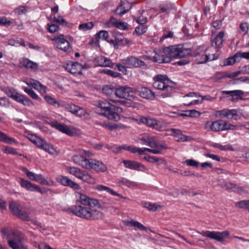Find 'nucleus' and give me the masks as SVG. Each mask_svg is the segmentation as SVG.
Masks as SVG:
<instances>
[{
    "label": "nucleus",
    "mask_w": 249,
    "mask_h": 249,
    "mask_svg": "<svg viewBox=\"0 0 249 249\" xmlns=\"http://www.w3.org/2000/svg\"><path fill=\"white\" fill-rule=\"evenodd\" d=\"M105 209L108 207L101 205L96 199L89 198L86 195L80 194L76 205L69 208L70 212L76 216L88 220H97L104 217V213L95 208Z\"/></svg>",
    "instance_id": "nucleus-1"
},
{
    "label": "nucleus",
    "mask_w": 249,
    "mask_h": 249,
    "mask_svg": "<svg viewBox=\"0 0 249 249\" xmlns=\"http://www.w3.org/2000/svg\"><path fill=\"white\" fill-rule=\"evenodd\" d=\"M205 51L204 46H199L193 52L191 49L185 48L182 45H173L163 48L162 53L165 54L166 57L169 58L170 62L172 58H181L189 56H196Z\"/></svg>",
    "instance_id": "nucleus-2"
},
{
    "label": "nucleus",
    "mask_w": 249,
    "mask_h": 249,
    "mask_svg": "<svg viewBox=\"0 0 249 249\" xmlns=\"http://www.w3.org/2000/svg\"><path fill=\"white\" fill-rule=\"evenodd\" d=\"M1 232L6 236L8 244L12 249H29L28 246L23 243L24 236L21 232L8 229H2Z\"/></svg>",
    "instance_id": "nucleus-3"
},
{
    "label": "nucleus",
    "mask_w": 249,
    "mask_h": 249,
    "mask_svg": "<svg viewBox=\"0 0 249 249\" xmlns=\"http://www.w3.org/2000/svg\"><path fill=\"white\" fill-rule=\"evenodd\" d=\"M153 86L155 89L163 91L161 95L163 97H171L175 91V88L169 85L172 82L166 75L158 74L153 78Z\"/></svg>",
    "instance_id": "nucleus-4"
},
{
    "label": "nucleus",
    "mask_w": 249,
    "mask_h": 249,
    "mask_svg": "<svg viewBox=\"0 0 249 249\" xmlns=\"http://www.w3.org/2000/svg\"><path fill=\"white\" fill-rule=\"evenodd\" d=\"M99 108L101 111V114L108 119L115 121H118L120 120L119 113L122 111V108L117 107L107 101L99 103Z\"/></svg>",
    "instance_id": "nucleus-5"
},
{
    "label": "nucleus",
    "mask_w": 249,
    "mask_h": 249,
    "mask_svg": "<svg viewBox=\"0 0 249 249\" xmlns=\"http://www.w3.org/2000/svg\"><path fill=\"white\" fill-rule=\"evenodd\" d=\"M140 122L148 127L159 131L164 130L166 128V124L163 122L150 117H142Z\"/></svg>",
    "instance_id": "nucleus-6"
},
{
    "label": "nucleus",
    "mask_w": 249,
    "mask_h": 249,
    "mask_svg": "<svg viewBox=\"0 0 249 249\" xmlns=\"http://www.w3.org/2000/svg\"><path fill=\"white\" fill-rule=\"evenodd\" d=\"M199 233L203 236L207 237L211 239L215 240L217 241L224 243V239L229 238L230 232L228 231H202L198 232Z\"/></svg>",
    "instance_id": "nucleus-7"
},
{
    "label": "nucleus",
    "mask_w": 249,
    "mask_h": 249,
    "mask_svg": "<svg viewBox=\"0 0 249 249\" xmlns=\"http://www.w3.org/2000/svg\"><path fill=\"white\" fill-rule=\"evenodd\" d=\"M11 212L18 218L29 221L30 217L28 213L21 209L20 205L16 202H11L9 205Z\"/></svg>",
    "instance_id": "nucleus-8"
},
{
    "label": "nucleus",
    "mask_w": 249,
    "mask_h": 249,
    "mask_svg": "<svg viewBox=\"0 0 249 249\" xmlns=\"http://www.w3.org/2000/svg\"><path fill=\"white\" fill-rule=\"evenodd\" d=\"M53 41H55L56 47L65 52H70L71 48L70 47L69 41L64 38L63 35H60L59 36H55L52 38Z\"/></svg>",
    "instance_id": "nucleus-9"
},
{
    "label": "nucleus",
    "mask_w": 249,
    "mask_h": 249,
    "mask_svg": "<svg viewBox=\"0 0 249 249\" xmlns=\"http://www.w3.org/2000/svg\"><path fill=\"white\" fill-rule=\"evenodd\" d=\"M133 89L128 86H122L116 88V95L120 98L131 100L133 97Z\"/></svg>",
    "instance_id": "nucleus-10"
},
{
    "label": "nucleus",
    "mask_w": 249,
    "mask_h": 249,
    "mask_svg": "<svg viewBox=\"0 0 249 249\" xmlns=\"http://www.w3.org/2000/svg\"><path fill=\"white\" fill-rule=\"evenodd\" d=\"M122 62L123 65L129 68L133 67L139 68L145 65L144 61L132 56L123 59Z\"/></svg>",
    "instance_id": "nucleus-11"
},
{
    "label": "nucleus",
    "mask_w": 249,
    "mask_h": 249,
    "mask_svg": "<svg viewBox=\"0 0 249 249\" xmlns=\"http://www.w3.org/2000/svg\"><path fill=\"white\" fill-rule=\"evenodd\" d=\"M87 169H92L97 172H104L107 170V166L102 161L89 159Z\"/></svg>",
    "instance_id": "nucleus-12"
},
{
    "label": "nucleus",
    "mask_w": 249,
    "mask_h": 249,
    "mask_svg": "<svg viewBox=\"0 0 249 249\" xmlns=\"http://www.w3.org/2000/svg\"><path fill=\"white\" fill-rule=\"evenodd\" d=\"M52 126L68 136H74L76 134V132L74 129H71L67 125L59 123L56 121L52 122Z\"/></svg>",
    "instance_id": "nucleus-13"
},
{
    "label": "nucleus",
    "mask_w": 249,
    "mask_h": 249,
    "mask_svg": "<svg viewBox=\"0 0 249 249\" xmlns=\"http://www.w3.org/2000/svg\"><path fill=\"white\" fill-rule=\"evenodd\" d=\"M220 186L222 188L225 189L229 191H233L240 194L247 193V191L244 188L231 182H224L220 185Z\"/></svg>",
    "instance_id": "nucleus-14"
},
{
    "label": "nucleus",
    "mask_w": 249,
    "mask_h": 249,
    "mask_svg": "<svg viewBox=\"0 0 249 249\" xmlns=\"http://www.w3.org/2000/svg\"><path fill=\"white\" fill-rule=\"evenodd\" d=\"M142 58L144 59L151 60L153 62L159 63H167L169 62V58L166 57L165 54L162 52L160 53L155 52V55L154 56L144 55L142 56Z\"/></svg>",
    "instance_id": "nucleus-15"
},
{
    "label": "nucleus",
    "mask_w": 249,
    "mask_h": 249,
    "mask_svg": "<svg viewBox=\"0 0 249 249\" xmlns=\"http://www.w3.org/2000/svg\"><path fill=\"white\" fill-rule=\"evenodd\" d=\"M35 144L38 147L43 149L50 154L53 155L55 152V149L52 145L39 137L37 139Z\"/></svg>",
    "instance_id": "nucleus-16"
},
{
    "label": "nucleus",
    "mask_w": 249,
    "mask_h": 249,
    "mask_svg": "<svg viewBox=\"0 0 249 249\" xmlns=\"http://www.w3.org/2000/svg\"><path fill=\"white\" fill-rule=\"evenodd\" d=\"M222 93V94L229 95V96L228 97L229 99L232 102H236L239 100L242 99V96L244 92L241 90H223Z\"/></svg>",
    "instance_id": "nucleus-17"
},
{
    "label": "nucleus",
    "mask_w": 249,
    "mask_h": 249,
    "mask_svg": "<svg viewBox=\"0 0 249 249\" xmlns=\"http://www.w3.org/2000/svg\"><path fill=\"white\" fill-rule=\"evenodd\" d=\"M56 179L58 182L64 186H69L74 190H79L80 188V186L77 183L73 182L67 177L59 176Z\"/></svg>",
    "instance_id": "nucleus-18"
},
{
    "label": "nucleus",
    "mask_w": 249,
    "mask_h": 249,
    "mask_svg": "<svg viewBox=\"0 0 249 249\" xmlns=\"http://www.w3.org/2000/svg\"><path fill=\"white\" fill-rule=\"evenodd\" d=\"M19 184L20 186L29 191L37 192L42 193L41 188L37 185L33 184L31 182L25 180L22 178H19Z\"/></svg>",
    "instance_id": "nucleus-19"
},
{
    "label": "nucleus",
    "mask_w": 249,
    "mask_h": 249,
    "mask_svg": "<svg viewBox=\"0 0 249 249\" xmlns=\"http://www.w3.org/2000/svg\"><path fill=\"white\" fill-rule=\"evenodd\" d=\"M93 62L97 66L112 67L113 65L109 59L104 56H99L94 58Z\"/></svg>",
    "instance_id": "nucleus-20"
},
{
    "label": "nucleus",
    "mask_w": 249,
    "mask_h": 249,
    "mask_svg": "<svg viewBox=\"0 0 249 249\" xmlns=\"http://www.w3.org/2000/svg\"><path fill=\"white\" fill-rule=\"evenodd\" d=\"M217 114L221 118L226 117L228 119L237 120L238 115L235 109H223L217 111Z\"/></svg>",
    "instance_id": "nucleus-21"
},
{
    "label": "nucleus",
    "mask_w": 249,
    "mask_h": 249,
    "mask_svg": "<svg viewBox=\"0 0 249 249\" xmlns=\"http://www.w3.org/2000/svg\"><path fill=\"white\" fill-rule=\"evenodd\" d=\"M66 70L72 74L82 73V65L78 62H71L65 67Z\"/></svg>",
    "instance_id": "nucleus-22"
},
{
    "label": "nucleus",
    "mask_w": 249,
    "mask_h": 249,
    "mask_svg": "<svg viewBox=\"0 0 249 249\" xmlns=\"http://www.w3.org/2000/svg\"><path fill=\"white\" fill-rule=\"evenodd\" d=\"M138 94L143 98L149 100H153L155 98V94L150 89L146 87H141L137 90Z\"/></svg>",
    "instance_id": "nucleus-23"
},
{
    "label": "nucleus",
    "mask_w": 249,
    "mask_h": 249,
    "mask_svg": "<svg viewBox=\"0 0 249 249\" xmlns=\"http://www.w3.org/2000/svg\"><path fill=\"white\" fill-rule=\"evenodd\" d=\"M224 32H220L215 36L213 38V36L212 37V46H214L215 48L219 49L222 47L223 43L224 41Z\"/></svg>",
    "instance_id": "nucleus-24"
},
{
    "label": "nucleus",
    "mask_w": 249,
    "mask_h": 249,
    "mask_svg": "<svg viewBox=\"0 0 249 249\" xmlns=\"http://www.w3.org/2000/svg\"><path fill=\"white\" fill-rule=\"evenodd\" d=\"M122 162L124 163L125 168L132 170H140V168H143V170H147L146 167L144 165L134 160H123Z\"/></svg>",
    "instance_id": "nucleus-25"
},
{
    "label": "nucleus",
    "mask_w": 249,
    "mask_h": 249,
    "mask_svg": "<svg viewBox=\"0 0 249 249\" xmlns=\"http://www.w3.org/2000/svg\"><path fill=\"white\" fill-rule=\"evenodd\" d=\"M26 83L28 85L31 86L35 89L39 90L41 94H43L46 92L47 87L36 80L30 79L28 80Z\"/></svg>",
    "instance_id": "nucleus-26"
},
{
    "label": "nucleus",
    "mask_w": 249,
    "mask_h": 249,
    "mask_svg": "<svg viewBox=\"0 0 249 249\" xmlns=\"http://www.w3.org/2000/svg\"><path fill=\"white\" fill-rule=\"evenodd\" d=\"M12 98L17 102L20 103L24 106H30L33 104L32 101L28 97L16 91Z\"/></svg>",
    "instance_id": "nucleus-27"
},
{
    "label": "nucleus",
    "mask_w": 249,
    "mask_h": 249,
    "mask_svg": "<svg viewBox=\"0 0 249 249\" xmlns=\"http://www.w3.org/2000/svg\"><path fill=\"white\" fill-rule=\"evenodd\" d=\"M73 161L76 164L86 169L88 168V163L89 159H87L82 155H74L72 157Z\"/></svg>",
    "instance_id": "nucleus-28"
},
{
    "label": "nucleus",
    "mask_w": 249,
    "mask_h": 249,
    "mask_svg": "<svg viewBox=\"0 0 249 249\" xmlns=\"http://www.w3.org/2000/svg\"><path fill=\"white\" fill-rule=\"evenodd\" d=\"M124 224L126 226L134 227L141 231H146L147 227L143 225L137 221L131 219V220H125L124 221Z\"/></svg>",
    "instance_id": "nucleus-29"
},
{
    "label": "nucleus",
    "mask_w": 249,
    "mask_h": 249,
    "mask_svg": "<svg viewBox=\"0 0 249 249\" xmlns=\"http://www.w3.org/2000/svg\"><path fill=\"white\" fill-rule=\"evenodd\" d=\"M22 67L26 69H31V70H36L37 69L38 65L36 63L31 61L28 58H25L21 62Z\"/></svg>",
    "instance_id": "nucleus-30"
},
{
    "label": "nucleus",
    "mask_w": 249,
    "mask_h": 249,
    "mask_svg": "<svg viewBox=\"0 0 249 249\" xmlns=\"http://www.w3.org/2000/svg\"><path fill=\"white\" fill-rule=\"evenodd\" d=\"M27 176L29 179L40 183H43L45 181V179L43 178L41 175H36L30 171L27 172Z\"/></svg>",
    "instance_id": "nucleus-31"
},
{
    "label": "nucleus",
    "mask_w": 249,
    "mask_h": 249,
    "mask_svg": "<svg viewBox=\"0 0 249 249\" xmlns=\"http://www.w3.org/2000/svg\"><path fill=\"white\" fill-rule=\"evenodd\" d=\"M249 30V24L246 22H244L239 25L238 30V34L242 36H245L247 35Z\"/></svg>",
    "instance_id": "nucleus-32"
},
{
    "label": "nucleus",
    "mask_w": 249,
    "mask_h": 249,
    "mask_svg": "<svg viewBox=\"0 0 249 249\" xmlns=\"http://www.w3.org/2000/svg\"><path fill=\"white\" fill-rule=\"evenodd\" d=\"M68 170L71 175L74 176L79 179H81L84 172V171H82L80 169L75 167H69Z\"/></svg>",
    "instance_id": "nucleus-33"
},
{
    "label": "nucleus",
    "mask_w": 249,
    "mask_h": 249,
    "mask_svg": "<svg viewBox=\"0 0 249 249\" xmlns=\"http://www.w3.org/2000/svg\"><path fill=\"white\" fill-rule=\"evenodd\" d=\"M205 128L207 130L213 132L219 131L216 121L214 122L207 121L205 124Z\"/></svg>",
    "instance_id": "nucleus-34"
},
{
    "label": "nucleus",
    "mask_w": 249,
    "mask_h": 249,
    "mask_svg": "<svg viewBox=\"0 0 249 249\" xmlns=\"http://www.w3.org/2000/svg\"><path fill=\"white\" fill-rule=\"evenodd\" d=\"M214 58L211 55L202 54L196 58V61L197 63L202 64L208 61H212Z\"/></svg>",
    "instance_id": "nucleus-35"
},
{
    "label": "nucleus",
    "mask_w": 249,
    "mask_h": 249,
    "mask_svg": "<svg viewBox=\"0 0 249 249\" xmlns=\"http://www.w3.org/2000/svg\"><path fill=\"white\" fill-rule=\"evenodd\" d=\"M96 189L100 191H106L107 192H109L113 196H118L120 197H122L120 194L117 193L116 192H114L112 189L108 187L102 185H99L96 186Z\"/></svg>",
    "instance_id": "nucleus-36"
},
{
    "label": "nucleus",
    "mask_w": 249,
    "mask_h": 249,
    "mask_svg": "<svg viewBox=\"0 0 249 249\" xmlns=\"http://www.w3.org/2000/svg\"><path fill=\"white\" fill-rule=\"evenodd\" d=\"M116 88H115L112 85H106L103 87L102 91L104 94L107 95H111L113 93L116 94Z\"/></svg>",
    "instance_id": "nucleus-37"
},
{
    "label": "nucleus",
    "mask_w": 249,
    "mask_h": 249,
    "mask_svg": "<svg viewBox=\"0 0 249 249\" xmlns=\"http://www.w3.org/2000/svg\"><path fill=\"white\" fill-rule=\"evenodd\" d=\"M80 179L89 184H94L95 183V179L85 171H84Z\"/></svg>",
    "instance_id": "nucleus-38"
},
{
    "label": "nucleus",
    "mask_w": 249,
    "mask_h": 249,
    "mask_svg": "<svg viewBox=\"0 0 249 249\" xmlns=\"http://www.w3.org/2000/svg\"><path fill=\"white\" fill-rule=\"evenodd\" d=\"M0 141L8 144H11L13 142H15V140L14 139L8 137L6 134L1 132L0 131Z\"/></svg>",
    "instance_id": "nucleus-39"
},
{
    "label": "nucleus",
    "mask_w": 249,
    "mask_h": 249,
    "mask_svg": "<svg viewBox=\"0 0 249 249\" xmlns=\"http://www.w3.org/2000/svg\"><path fill=\"white\" fill-rule=\"evenodd\" d=\"M44 99L49 104L54 107H59L60 106L59 102L55 99L50 95H45Z\"/></svg>",
    "instance_id": "nucleus-40"
},
{
    "label": "nucleus",
    "mask_w": 249,
    "mask_h": 249,
    "mask_svg": "<svg viewBox=\"0 0 249 249\" xmlns=\"http://www.w3.org/2000/svg\"><path fill=\"white\" fill-rule=\"evenodd\" d=\"M235 205L236 207L240 209H246L249 212V199L238 201Z\"/></svg>",
    "instance_id": "nucleus-41"
},
{
    "label": "nucleus",
    "mask_w": 249,
    "mask_h": 249,
    "mask_svg": "<svg viewBox=\"0 0 249 249\" xmlns=\"http://www.w3.org/2000/svg\"><path fill=\"white\" fill-rule=\"evenodd\" d=\"M173 8V7L171 4L160 5L158 9H159L160 11L158 12V13H165L168 14V12Z\"/></svg>",
    "instance_id": "nucleus-42"
},
{
    "label": "nucleus",
    "mask_w": 249,
    "mask_h": 249,
    "mask_svg": "<svg viewBox=\"0 0 249 249\" xmlns=\"http://www.w3.org/2000/svg\"><path fill=\"white\" fill-rule=\"evenodd\" d=\"M24 90L33 99L41 101V99L38 96V95L32 89L26 87L24 88Z\"/></svg>",
    "instance_id": "nucleus-43"
},
{
    "label": "nucleus",
    "mask_w": 249,
    "mask_h": 249,
    "mask_svg": "<svg viewBox=\"0 0 249 249\" xmlns=\"http://www.w3.org/2000/svg\"><path fill=\"white\" fill-rule=\"evenodd\" d=\"M143 159L148 162L150 163H156L160 160H162L163 162H166V160L162 158H158L155 156H145Z\"/></svg>",
    "instance_id": "nucleus-44"
},
{
    "label": "nucleus",
    "mask_w": 249,
    "mask_h": 249,
    "mask_svg": "<svg viewBox=\"0 0 249 249\" xmlns=\"http://www.w3.org/2000/svg\"><path fill=\"white\" fill-rule=\"evenodd\" d=\"M214 147L217 148L221 150H224V151L229 150V151H234V149L233 148L231 144H227V145H223L219 144V143H216L214 145Z\"/></svg>",
    "instance_id": "nucleus-45"
},
{
    "label": "nucleus",
    "mask_w": 249,
    "mask_h": 249,
    "mask_svg": "<svg viewBox=\"0 0 249 249\" xmlns=\"http://www.w3.org/2000/svg\"><path fill=\"white\" fill-rule=\"evenodd\" d=\"M64 107L66 110L74 114H75L76 109H78V106H75V105L72 103L65 104L64 105Z\"/></svg>",
    "instance_id": "nucleus-46"
},
{
    "label": "nucleus",
    "mask_w": 249,
    "mask_h": 249,
    "mask_svg": "<svg viewBox=\"0 0 249 249\" xmlns=\"http://www.w3.org/2000/svg\"><path fill=\"white\" fill-rule=\"evenodd\" d=\"M123 4H124L123 2V0H121L120 2V4H119L117 8H116V9L115 11V12L117 14H118L121 16H122L123 15H124V14L127 13V10H126L124 9V8L125 7H124L123 6H124Z\"/></svg>",
    "instance_id": "nucleus-47"
},
{
    "label": "nucleus",
    "mask_w": 249,
    "mask_h": 249,
    "mask_svg": "<svg viewBox=\"0 0 249 249\" xmlns=\"http://www.w3.org/2000/svg\"><path fill=\"white\" fill-rule=\"evenodd\" d=\"M208 51H209L210 52L206 54V55H211V56H213V57L214 58L213 59V60H216L218 58L219 56V53L218 49L215 48H214L213 47H211L210 49H209Z\"/></svg>",
    "instance_id": "nucleus-48"
},
{
    "label": "nucleus",
    "mask_w": 249,
    "mask_h": 249,
    "mask_svg": "<svg viewBox=\"0 0 249 249\" xmlns=\"http://www.w3.org/2000/svg\"><path fill=\"white\" fill-rule=\"evenodd\" d=\"M94 26V24L92 22H89L87 23H84L81 24L79 26V29L83 31H86L87 30L92 29Z\"/></svg>",
    "instance_id": "nucleus-49"
},
{
    "label": "nucleus",
    "mask_w": 249,
    "mask_h": 249,
    "mask_svg": "<svg viewBox=\"0 0 249 249\" xmlns=\"http://www.w3.org/2000/svg\"><path fill=\"white\" fill-rule=\"evenodd\" d=\"M144 207L146 208L149 211L152 212H155L158 210L159 208L162 207V206L161 205L150 203H145Z\"/></svg>",
    "instance_id": "nucleus-50"
},
{
    "label": "nucleus",
    "mask_w": 249,
    "mask_h": 249,
    "mask_svg": "<svg viewBox=\"0 0 249 249\" xmlns=\"http://www.w3.org/2000/svg\"><path fill=\"white\" fill-rule=\"evenodd\" d=\"M96 37L98 38L99 40L100 39L103 40H107L108 37V33L105 30H101L96 34Z\"/></svg>",
    "instance_id": "nucleus-51"
},
{
    "label": "nucleus",
    "mask_w": 249,
    "mask_h": 249,
    "mask_svg": "<svg viewBox=\"0 0 249 249\" xmlns=\"http://www.w3.org/2000/svg\"><path fill=\"white\" fill-rule=\"evenodd\" d=\"M117 21V20L116 18L113 17H111L108 20H107L105 22V27L107 28H110L113 27H115Z\"/></svg>",
    "instance_id": "nucleus-52"
},
{
    "label": "nucleus",
    "mask_w": 249,
    "mask_h": 249,
    "mask_svg": "<svg viewBox=\"0 0 249 249\" xmlns=\"http://www.w3.org/2000/svg\"><path fill=\"white\" fill-rule=\"evenodd\" d=\"M101 72L112 77H118L121 75L120 73L108 69L101 70Z\"/></svg>",
    "instance_id": "nucleus-53"
},
{
    "label": "nucleus",
    "mask_w": 249,
    "mask_h": 249,
    "mask_svg": "<svg viewBox=\"0 0 249 249\" xmlns=\"http://www.w3.org/2000/svg\"><path fill=\"white\" fill-rule=\"evenodd\" d=\"M1 90L9 97L12 98L16 92V91L13 88L8 87H4L1 88Z\"/></svg>",
    "instance_id": "nucleus-54"
},
{
    "label": "nucleus",
    "mask_w": 249,
    "mask_h": 249,
    "mask_svg": "<svg viewBox=\"0 0 249 249\" xmlns=\"http://www.w3.org/2000/svg\"><path fill=\"white\" fill-rule=\"evenodd\" d=\"M1 90L9 97L12 98L16 92V91L13 88L8 87H4L1 88Z\"/></svg>",
    "instance_id": "nucleus-55"
},
{
    "label": "nucleus",
    "mask_w": 249,
    "mask_h": 249,
    "mask_svg": "<svg viewBox=\"0 0 249 249\" xmlns=\"http://www.w3.org/2000/svg\"><path fill=\"white\" fill-rule=\"evenodd\" d=\"M228 77V74L225 72H217L213 76L215 81H218L222 79Z\"/></svg>",
    "instance_id": "nucleus-56"
},
{
    "label": "nucleus",
    "mask_w": 249,
    "mask_h": 249,
    "mask_svg": "<svg viewBox=\"0 0 249 249\" xmlns=\"http://www.w3.org/2000/svg\"><path fill=\"white\" fill-rule=\"evenodd\" d=\"M240 59L238 56H236V53L233 57H229L227 60V65H232L235 63L236 62H239Z\"/></svg>",
    "instance_id": "nucleus-57"
},
{
    "label": "nucleus",
    "mask_w": 249,
    "mask_h": 249,
    "mask_svg": "<svg viewBox=\"0 0 249 249\" xmlns=\"http://www.w3.org/2000/svg\"><path fill=\"white\" fill-rule=\"evenodd\" d=\"M14 11L16 14L18 15L25 14L27 11V8L24 6H19L16 8Z\"/></svg>",
    "instance_id": "nucleus-58"
},
{
    "label": "nucleus",
    "mask_w": 249,
    "mask_h": 249,
    "mask_svg": "<svg viewBox=\"0 0 249 249\" xmlns=\"http://www.w3.org/2000/svg\"><path fill=\"white\" fill-rule=\"evenodd\" d=\"M34 244V247L37 248L38 249H48L49 248H51L49 245L45 242H40V243L35 242Z\"/></svg>",
    "instance_id": "nucleus-59"
},
{
    "label": "nucleus",
    "mask_w": 249,
    "mask_h": 249,
    "mask_svg": "<svg viewBox=\"0 0 249 249\" xmlns=\"http://www.w3.org/2000/svg\"><path fill=\"white\" fill-rule=\"evenodd\" d=\"M115 27L119 29L126 30L128 28V25L124 22L117 20Z\"/></svg>",
    "instance_id": "nucleus-60"
},
{
    "label": "nucleus",
    "mask_w": 249,
    "mask_h": 249,
    "mask_svg": "<svg viewBox=\"0 0 249 249\" xmlns=\"http://www.w3.org/2000/svg\"><path fill=\"white\" fill-rule=\"evenodd\" d=\"M3 150V152L6 154H11L13 155L18 154V152L16 149L9 146L5 147Z\"/></svg>",
    "instance_id": "nucleus-61"
},
{
    "label": "nucleus",
    "mask_w": 249,
    "mask_h": 249,
    "mask_svg": "<svg viewBox=\"0 0 249 249\" xmlns=\"http://www.w3.org/2000/svg\"><path fill=\"white\" fill-rule=\"evenodd\" d=\"M9 105V100L5 97L0 98V106L3 107H7Z\"/></svg>",
    "instance_id": "nucleus-62"
},
{
    "label": "nucleus",
    "mask_w": 249,
    "mask_h": 249,
    "mask_svg": "<svg viewBox=\"0 0 249 249\" xmlns=\"http://www.w3.org/2000/svg\"><path fill=\"white\" fill-rule=\"evenodd\" d=\"M148 146L153 148H157L158 146V142L153 137H151L149 141Z\"/></svg>",
    "instance_id": "nucleus-63"
},
{
    "label": "nucleus",
    "mask_w": 249,
    "mask_h": 249,
    "mask_svg": "<svg viewBox=\"0 0 249 249\" xmlns=\"http://www.w3.org/2000/svg\"><path fill=\"white\" fill-rule=\"evenodd\" d=\"M236 56H238L239 59L241 58H244L247 59H249V52H239L236 53Z\"/></svg>",
    "instance_id": "nucleus-64"
}]
</instances>
